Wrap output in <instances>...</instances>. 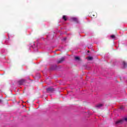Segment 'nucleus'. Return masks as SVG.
I'll return each mask as SVG.
<instances>
[{"label": "nucleus", "instance_id": "nucleus-1", "mask_svg": "<svg viewBox=\"0 0 127 127\" xmlns=\"http://www.w3.org/2000/svg\"><path fill=\"white\" fill-rule=\"evenodd\" d=\"M47 93H53V92H55V89L53 87H49L46 88Z\"/></svg>", "mask_w": 127, "mask_h": 127}, {"label": "nucleus", "instance_id": "nucleus-13", "mask_svg": "<svg viewBox=\"0 0 127 127\" xmlns=\"http://www.w3.org/2000/svg\"><path fill=\"white\" fill-rule=\"evenodd\" d=\"M120 109H121V110H123V109H124V106H121V107H120Z\"/></svg>", "mask_w": 127, "mask_h": 127}, {"label": "nucleus", "instance_id": "nucleus-10", "mask_svg": "<svg viewBox=\"0 0 127 127\" xmlns=\"http://www.w3.org/2000/svg\"><path fill=\"white\" fill-rule=\"evenodd\" d=\"M63 19H64V21H66L67 20V18H66V16L65 15H64L63 16Z\"/></svg>", "mask_w": 127, "mask_h": 127}, {"label": "nucleus", "instance_id": "nucleus-18", "mask_svg": "<svg viewBox=\"0 0 127 127\" xmlns=\"http://www.w3.org/2000/svg\"><path fill=\"white\" fill-rule=\"evenodd\" d=\"M26 102H27V103H28V100H27V101H26Z\"/></svg>", "mask_w": 127, "mask_h": 127}, {"label": "nucleus", "instance_id": "nucleus-9", "mask_svg": "<svg viewBox=\"0 0 127 127\" xmlns=\"http://www.w3.org/2000/svg\"><path fill=\"white\" fill-rule=\"evenodd\" d=\"M110 37H111V38L112 39H115L116 38V36L115 35H112Z\"/></svg>", "mask_w": 127, "mask_h": 127}, {"label": "nucleus", "instance_id": "nucleus-15", "mask_svg": "<svg viewBox=\"0 0 127 127\" xmlns=\"http://www.w3.org/2000/svg\"><path fill=\"white\" fill-rule=\"evenodd\" d=\"M124 120L126 121V122H127V118H125Z\"/></svg>", "mask_w": 127, "mask_h": 127}, {"label": "nucleus", "instance_id": "nucleus-5", "mask_svg": "<svg viewBox=\"0 0 127 127\" xmlns=\"http://www.w3.org/2000/svg\"><path fill=\"white\" fill-rule=\"evenodd\" d=\"M72 20L74 21V22H76V23H79V20H78V18L73 17L72 18Z\"/></svg>", "mask_w": 127, "mask_h": 127}, {"label": "nucleus", "instance_id": "nucleus-11", "mask_svg": "<svg viewBox=\"0 0 127 127\" xmlns=\"http://www.w3.org/2000/svg\"><path fill=\"white\" fill-rule=\"evenodd\" d=\"M88 60H93V57H88Z\"/></svg>", "mask_w": 127, "mask_h": 127}, {"label": "nucleus", "instance_id": "nucleus-7", "mask_svg": "<svg viewBox=\"0 0 127 127\" xmlns=\"http://www.w3.org/2000/svg\"><path fill=\"white\" fill-rule=\"evenodd\" d=\"M51 70H56L57 69V65H54L51 67Z\"/></svg>", "mask_w": 127, "mask_h": 127}, {"label": "nucleus", "instance_id": "nucleus-3", "mask_svg": "<svg viewBox=\"0 0 127 127\" xmlns=\"http://www.w3.org/2000/svg\"><path fill=\"white\" fill-rule=\"evenodd\" d=\"M64 61H65V58L63 57L61 59H59L57 62L58 64H60V63H62V62H64Z\"/></svg>", "mask_w": 127, "mask_h": 127}, {"label": "nucleus", "instance_id": "nucleus-6", "mask_svg": "<svg viewBox=\"0 0 127 127\" xmlns=\"http://www.w3.org/2000/svg\"><path fill=\"white\" fill-rule=\"evenodd\" d=\"M103 106V105L102 104H99L96 106V108H97V109H100V108H102Z\"/></svg>", "mask_w": 127, "mask_h": 127}, {"label": "nucleus", "instance_id": "nucleus-4", "mask_svg": "<svg viewBox=\"0 0 127 127\" xmlns=\"http://www.w3.org/2000/svg\"><path fill=\"white\" fill-rule=\"evenodd\" d=\"M124 123V120H120L118 121L117 122H116V125H119V124H123Z\"/></svg>", "mask_w": 127, "mask_h": 127}, {"label": "nucleus", "instance_id": "nucleus-2", "mask_svg": "<svg viewBox=\"0 0 127 127\" xmlns=\"http://www.w3.org/2000/svg\"><path fill=\"white\" fill-rule=\"evenodd\" d=\"M26 80L25 79H21L19 81H18L17 83L19 85H23V84H24V83H26Z\"/></svg>", "mask_w": 127, "mask_h": 127}, {"label": "nucleus", "instance_id": "nucleus-12", "mask_svg": "<svg viewBox=\"0 0 127 127\" xmlns=\"http://www.w3.org/2000/svg\"><path fill=\"white\" fill-rule=\"evenodd\" d=\"M75 60H80V58L79 57H75Z\"/></svg>", "mask_w": 127, "mask_h": 127}, {"label": "nucleus", "instance_id": "nucleus-8", "mask_svg": "<svg viewBox=\"0 0 127 127\" xmlns=\"http://www.w3.org/2000/svg\"><path fill=\"white\" fill-rule=\"evenodd\" d=\"M123 66H124V68H127V62H123Z\"/></svg>", "mask_w": 127, "mask_h": 127}, {"label": "nucleus", "instance_id": "nucleus-16", "mask_svg": "<svg viewBox=\"0 0 127 127\" xmlns=\"http://www.w3.org/2000/svg\"><path fill=\"white\" fill-rule=\"evenodd\" d=\"M92 16H93V17H95V16H96L94 14H92Z\"/></svg>", "mask_w": 127, "mask_h": 127}, {"label": "nucleus", "instance_id": "nucleus-14", "mask_svg": "<svg viewBox=\"0 0 127 127\" xmlns=\"http://www.w3.org/2000/svg\"><path fill=\"white\" fill-rule=\"evenodd\" d=\"M2 103V100L1 99H0V103Z\"/></svg>", "mask_w": 127, "mask_h": 127}, {"label": "nucleus", "instance_id": "nucleus-17", "mask_svg": "<svg viewBox=\"0 0 127 127\" xmlns=\"http://www.w3.org/2000/svg\"><path fill=\"white\" fill-rule=\"evenodd\" d=\"M87 52L88 53H89L90 52V51H88Z\"/></svg>", "mask_w": 127, "mask_h": 127}]
</instances>
